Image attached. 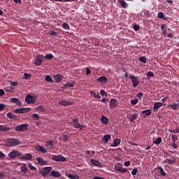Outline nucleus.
<instances>
[{
	"label": "nucleus",
	"mask_w": 179,
	"mask_h": 179,
	"mask_svg": "<svg viewBox=\"0 0 179 179\" xmlns=\"http://www.w3.org/2000/svg\"><path fill=\"white\" fill-rule=\"evenodd\" d=\"M121 143V140L120 138H115L113 142V145H111L112 148H117Z\"/></svg>",
	"instance_id": "25"
},
{
	"label": "nucleus",
	"mask_w": 179,
	"mask_h": 179,
	"mask_svg": "<svg viewBox=\"0 0 179 179\" xmlns=\"http://www.w3.org/2000/svg\"><path fill=\"white\" fill-rule=\"evenodd\" d=\"M172 143V148L173 149H178V144L176 143Z\"/></svg>",
	"instance_id": "54"
},
{
	"label": "nucleus",
	"mask_w": 179,
	"mask_h": 179,
	"mask_svg": "<svg viewBox=\"0 0 179 179\" xmlns=\"http://www.w3.org/2000/svg\"><path fill=\"white\" fill-rule=\"evenodd\" d=\"M36 160L40 166H45L47 164V161L44 160L42 157H38Z\"/></svg>",
	"instance_id": "13"
},
{
	"label": "nucleus",
	"mask_w": 179,
	"mask_h": 179,
	"mask_svg": "<svg viewBox=\"0 0 179 179\" xmlns=\"http://www.w3.org/2000/svg\"><path fill=\"white\" fill-rule=\"evenodd\" d=\"M157 169L159 171V174H162L164 177H166V174L164 170L162 168V166H159Z\"/></svg>",
	"instance_id": "34"
},
{
	"label": "nucleus",
	"mask_w": 179,
	"mask_h": 179,
	"mask_svg": "<svg viewBox=\"0 0 179 179\" xmlns=\"http://www.w3.org/2000/svg\"><path fill=\"white\" fill-rule=\"evenodd\" d=\"M133 29L135 31H138V30H140V27H139V25L138 24H135L134 27H133Z\"/></svg>",
	"instance_id": "51"
},
{
	"label": "nucleus",
	"mask_w": 179,
	"mask_h": 179,
	"mask_svg": "<svg viewBox=\"0 0 179 179\" xmlns=\"http://www.w3.org/2000/svg\"><path fill=\"white\" fill-rule=\"evenodd\" d=\"M75 81L68 82L64 85V87H65V89L67 87H73V86H75Z\"/></svg>",
	"instance_id": "20"
},
{
	"label": "nucleus",
	"mask_w": 179,
	"mask_h": 179,
	"mask_svg": "<svg viewBox=\"0 0 179 179\" xmlns=\"http://www.w3.org/2000/svg\"><path fill=\"white\" fill-rule=\"evenodd\" d=\"M118 2L120 5H121L122 8H124V9L126 8H128V4L127 3V2L124 1L123 0H119Z\"/></svg>",
	"instance_id": "27"
},
{
	"label": "nucleus",
	"mask_w": 179,
	"mask_h": 179,
	"mask_svg": "<svg viewBox=\"0 0 179 179\" xmlns=\"http://www.w3.org/2000/svg\"><path fill=\"white\" fill-rule=\"evenodd\" d=\"M5 109V105L3 103H0V111Z\"/></svg>",
	"instance_id": "59"
},
{
	"label": "nucleus",
	"mask_w": 179,
	"mask_h": 179,
	"mask_svg": "<svg viewBox=\"0 0 179 179\" xmlns=\"http://www.w3.org/2000/svg\"><path fill=\"white\" fill-rule=\"evenodd\" d=\"M91 163L92 164L96 166V167H103V165L101 164V162H100V161L92 159Z\"/></svg>",
	"instance_id": "16"
},
{
	"label": "nucleus",
	"mask_w": 179,
	"mask_h": 179,
	"mask_svg": "<svg viewBox=\"0 0 179 179\" xmlns=\"http://www.w3.org/2000/svg\"><path fill=\"white\" fill-rule=\"evenodd\" d=\"M45 80L46 82H50V83H52V82H54V80H52V78L50 76V75L45 76Z\"/></svg>",
	"instance_id": "37"
},
{
	"label": "nucleus",
	"mask_w": 179,
	"mask_h": 179,
	"mask_svg": "<svg viewBox=\"0 0 179 179\" xmlns=\"http://www.w3.org/2000/svg\"><path fill=\"white\" fill-rule=\"evenodd\" d=\"M8 131H10V127L0 124V132H8Z\"/></svg>",
	"instance_id": "17"
},
{
	"label": "nucleus",
	"mask_w": 179,
	"mask_h": 179,
	"mask_svg": "<svg viewBox=\"0 0 179 179\" xmlns=\"http://www.w3.org/2000/svg\"><path fill=\"white\" fill-rule=\"evenodd\" d=\"M44 58L45 59H52V58H54V55L50 53V54L45 55Z\"/></svg>",
	"instance_id": "40"
},
{
	"label": "nucleus",
	"mask_w": 179,
	"mask_h": 179,
	"mask_svg": "<svg viewBox=\"0 0 179 179\" xmlns=\"http://www.w3.org/2000/svg\"><path fill=\"white\" fill-rule=\"evenodd\" d=\"M136 118H138V114L135 113V114L132 115L131 117H130L131 122H134V121H135V120H136Z\"/></svg>",
	"instance_id": "42"
},
{
	"label": "nucleus",
	"mask_w": 179,
	"mask_h": 179,
	"mask_svg": "<svg viewBox=\"0 0 179 179\" xmlns=\"http://www.w3.org/2000/svg\"><path fill=\"white\" fill-rule=\"evenodd\" d=\"M21 143L20 140L17 138H8L6 145L8 148H13V146H17V145H20Z\"/></svg>",
	"instance_id": "1"
},
{
	"label": "nucleus",
	"mask_w": 179,
	"mask_h": 179,
	"mask_svg": "<svg viewBox=\"0 0 179 179\" xmlns=\"http://www.w3.org/2000/svg\"><path fill=\"white\" fill-rule=\"evenodd\" d=\"M162 106H163V103L155 102L153 106L154 111H157V110H159V108H160V107H162Z\"/></svg>",
	"instance_id": "14"
},
{
	"label": "nucleus",
	"mask_w": 179,
	"mask_h": 179,
	"mask_svg": "<svg viewBox=\"0 0 179 179\" xmlns=\"http://www.w3.org/2000/svg\"><path fill=\"white\" fill-rule=\"evenodd\" d=\"M129 78L131 80V82L133 83V87H136L137 86H139V78L137 76H134L132 75H129Z\"/></svg>",
	"instance_id": "5"
},
{
	"label": "nucleus",
	"mask_w": 179,
	"mask_h": 179,
	"mask_svg": "<svg viewBox=\"0 0 179 179\" xmlns=\"http://www.w3.org/2000/svg\"><path fill=\"white\" fill-rule=\"evenodd\" d=\"M90 94H91V96H93V97L94 98V99H96V96L97 95V94H96V92H94V91H90Z\"/></svg>",
	"instance_id": "58"
},
{
	"label": "nucleus",
	"mask_w": 179,
	"mask_h": 179,
	"mask_svg": "<svg viewBox=\"0 0 179 179\" xmlns=\"http://www.w3.org/2000/svg\"><path fill=\"white\" fill-rule=\"evenodd\" d=\"M50 36H57L58 34L56 31H50Z\"/></svg>",
	"instance_id": "63"
},
{
	"label": "nucleus",
	"mask_w": 179,
	"mask_h": 179,
	"mask_svg": "<svg viewBox=\"0 0 179 179\" xmlns=\"http://www.w3.org/2000/svg\"><path fill=\"white\" fill-rule=\"evenodd\" d=\"M142 114L144 115V117H148V115H150L152 114L151 110H145L142 112Z\"/></svg>",
	"instance_id": "31"
},
{
	"label": "nucleus",
	"mask_w": 179,
	"mask_h": 179,
	"mask_svg": "<svg viewBox=\"0 0 179 179\" xmlns=\"http://www.w3.org/2000/svg\"><path fill=\"white\" fill-rule=\"evenodd\" d=\"M31 110V109L30 108H20L18 109H15L14 110V113H15V114H24L25 113H29Z\"/></svg>",
	"instance_id": "7"
},
{
	"label": "nucleus",
	"mask_w": 179,
	"mask_h": 179,
	"mask_svg": "<svg viewBox=\"0 0 179 179\" xmlns=\"http://www.w3.org/2000/svg\"><path fill=\"white\" fill-rule=\"evenodd\" d=\"M64 141L65 142L69 141V136H68V135L65 134V135H64Z\"/></svg>",
	"instance_id": "60"
},
{
	"label": "nucleus",
	"mask_w": 179,
	"mask_h": 179,
	"mask_svg": "<svg viewBox=\"0 0 179 179\" xmlns=\"http://www.w3.org/2000/svg\"><path fill=\"white\" fill-rule=\"evenodd\" d=\"M100 94H101V96H102V97H104V96H107V93L106 92V91H104L103 90H101L100 91Z\"/></svg>",
	"instance_id": "53"
},
{
	"label": "nucleus",
	"mask_w": 179,
	"mask_h": 179,
	"mask_svg": "<svg viewBox=\"0 0 179 179\" xmlns=\"http://www.w3.org/2000/svg\"><path fill=\"white\" fill-rule=\"evenodd\" d=\"M51 170H52L51 166L44 167L41 171V174L42 177H45V176H48V173H50V171H51Z\"/></svg>",
	"instance_id": "10"
},
{
	"label": "nucleus",
	"mask_w": 179,
	"mask_h": 179,
	"mask_svg": "<svg viewBox=\"0 0 179 179\" xmlns=\"http://www.w3.org/2000/svg\"><path fill=\"white\" fill-rule=\"evenodd\" d=\"M122 168V166L121 165H117V166H115V170L116 171H121V169Z\"/></svg>",
	"instance_id": "48"
},
{
	"label": "nucleus",
	"mask_w": 179,
	"mask_h": 179,
	"mask_svg": "<svg viewBox=\"0 0 179 179\" xmlns=\"http://www.w3.org/2000/svg\"><path fill=\"white\" fill-rule=\"evenodd\" d=\"M138 99H134L131 101V103L133 106H135V105L138 104Z\"/></svg>",
	"instance_id": "50"
},
{
	"label": "nucleus",
	"mask_w": 179,
	"mask_h": 179,
	"mask_svg": "<svg viewBox=\"0 0 179 179\" xmlns=\"http://www.w3.org/2000/svg\"><path fill=\"white\" fill-rule=\"evenodd\" d=\"M146 77H147L148 80H150V78H155V73H153L152 71H149L147 73Z\"/></svg>",
	"instance_id": "28"
},
{
	"label": "nucleus",
	"mask_w": 179,
	"mask_h": 179,
	"mask_svg": "<svg viewBox=\"0 0 179 179\" xmlns=\"http://www.w3.org/2000/svg\"><path fill=\"white\" fill-rule=\"evenodd\" d=\"M138 61L143 62V64H146V57L145 56L141 57L138 58Z\"/></svg>",
	"instance_id": "43"
},
{
	"label": "nucleus",
	"mask_w": 179,
	"mask_h": 179,
	"mask_svg": "<svg viewBox=\"0 0 179 179\" xmlns=\"http://www.w3.org/2000/svg\"><path fill=\"white\" fill-rule=\"evenodd\" d=\"M171 139H172L171 143H176L177 142V141H178V136L176 134H172Z\"/></svg>",
	"instance_id": "32"
},
{
	"label": "nucleus",
	"mask_w": 179,
	"mask_h": 179,
	"mask_svg": "<svg viewBox=\"0 0 179 179\" xmlns=\"http://www.w3.org/2000/svg\"><path fill=\"white\" fill-rule=\"evenodd\" d=\"M101 121L102 123L104 124V125H107V124H108V118L104 117V116H102L101 117Z\"/></svg>",
	"instance_id": "29"
},
{
	"label": "nucleus",
	"mask_w": 179,
	"mask_h": 179,
	"mask_svg": "<svg viewBox=\"0 0 179 179\" xmlns=\"http://www.w3.org/2000/svg\"><path fill=\"white\" fill-rule=\"evenodd\" d=\"M36 149L38 152H41V153H47V150L41 145L36 147Z\"/></svg>",
	"instance_id": "22"
},
{
	"label": "nucleus",
	"mask_w": 179,
	"mask_h": 179,
	"mask_svg": "<svg viewBox=\"0 0 179 179\" xmlns=\"http://www.w3.org/2000/svg\"><path fill=\"white\" fill-rule=\"evenodd\" d=\"M93 179H104V178L99 177V176H95L93 178Z\"/></svg>",
	"instance_id": "64"
},
{
	"label": "nucleus",
	"mask_w": 179,
	"mask_h": 179,
	"mask_svg": "<svg viewBox=\"0 0 179 179\" xmlns=\"http://www.w3.org/2000/svg\"><path fill=\"white\" fill-rule=\"evenodd\" d=\"M169 108H172V110H177L179 108V103H172L168 105Z\"/></svg>",
	"instance_id": "18"
},
{
	"label": "nucleus",
	"mask_w": 179,
	"mask_h": 179,
	"mask_svg": "<svg viewBox=\"0 0 179 179\" xmlns=\"http://www.w3.org/2000/svg\"><path fill=\"white\" fill-rule=\"evenodd\" d=\"M21 159H23L24 160H31V159H33V156L31 154H25L21 157Z\"/></svg>",
	"instance_id": "19"
},
{
	"label": "nucleus",
	"mask_w": 179,
	"mask_h": 179,
	"mask_svg": "<svg viewBox=\"0 0 179 179\" xmlns=\"http://www.w3.org/2000/svg\"><path fill=\"white\" fill-rule=\"evenodd\" d=\"M110 139H111V136L110 134H106L103 136V143H108V141H110Z\"/></svg>",
	"instance_id": "23"
},
{
	"label": "nucleus",
	"mask_w": 179,
	"mask_h": 179,
	"mask_svg": "<svg viewBox=\"0 0 179 179\" xmlns=\"http://www.w3.org/2000/svg\"><path fill=\"white\" fill-rule=\"evenodd\" d=\"M10 102H11V103H15L17 104V106H18L19 107H20V106H22V102H21L20 100H19V99H17V98H11Z\"/></svg>",
	"instance_id": "15"
},
{
	"label": "nucleus",
	"mask_w": 179,
	"mask_h": 179,
	"mask_svg": "<svg viewBox=\"0 0 179 179\" xmlns=\"http://www.w3.org/2000/svg\"><path fill=\"white\" fill-rule=\"evenodd\" d=\"M64 78V76L61 74H56L53 76V79L55 81V83H59Z\"/></svg>",
	"instance_id": "12"
},
{
	"label": "nucleus",
	"mask_w": 179,
	"mask_h": 179,
	"mask_svg": "<svg viewBox=\"0 0 179 179\" xmlns=\"http://www.w3.org/2000/svg\"><path fill=\"white\" fill-rule=\"evenodd\" d=\"M29 128V124H22L21 125L17 126L15 129V131L18 132H22L23 131H26Z\"/></svg>",
	"instance_id": "9"
},
{
	"label": "nucleus",
	"mask_w": 179,
	"mask_h": 179,
	"mask_svg": "<svg viewBox=\"0 0 179 179\" xmlns=\"http://www.w3.org/2000/svg\"><path fill=\"white\" fill-rule=\"evenodd\" d=\"M5 157V154L2 152V151H0V159H3Z\"/></svg>",
	"instance_id": "62"
},
{
	"label": "nucleus",
	"mask_w": 179,
	"mask_h": 179,
	"mask_svg": "<svg viewBox=\"0 0 179 179\" xmlns=\"http://www.w3.org/2000/svg\"><path fill=\"white\" fill-rule=\"evenodd\" d=\"M52 160H53L54 162H66V158H65L62 155H57H57H52Z\"/></svg>",
	"instance_id": "8"
},
{
	"label": "nucleus",
	"mask_w": 179,
	"mask_h": 179,
	"mask_svg": "<svg viewBox=\"0 0 179 179\" xmlns=\"http://www.w3.org/2000/svg\"><path fill=\"white\" fill-rule=\"evenodd\" d=\"M45 146L46 148H53L54 142H52V141H47L45 142Z\"/></svg>",
	"instance_id": "26"
},
{
	"label": "nucleus",
	"mask_w": 179,
	"mask_h": 179,
	"mask_svg": "<svg viewBox=\"0 0 179 179\" xmlns=\"http://www.w3.org/2000/svg\"><path fill=\"white\" fill-rule=\"evenodd\" d=\"M110 108H115L118 106V101L115 99H111L109 103Z\"/></svg>",
	"instance_id": "11"
},
{
	"label": "nucleus",
	"mask_w": 179,
	"mask_h": 179,
	"mask_svg": "<svg viewBox=\"0 0 179 179\" xmlns=\"http://www.w3.org/2000/svg\"><path fill=\"white\" fill-rule=\"evenodd\" d=\"M158 17H159V19H162L163 17H164V14L162 12L159 13Z\"/></svg>",
	"instance_id": "57"
},
{
	"label": "nucleus",
	"mask_w": 179,
	"mask_h": 179,
	"mask_svg": "<svg viewBox=\"0 0 179 179\" xmlns=\"http://www.w3.org/2000/svg\"><path fill=\"white\" fill-rule=\"evenodd\" d=\"M162 142V138L158 137L155 141H153V143H155V145H160Z\"/></svg>",
	"instance_id": "41"
},
{
	"label": "nucleus",
	"mask_w": 179,
	"mask_h": 179,
	"mask_svg": "<svg viewBox=\"0 0 179 179\" xmlns=\"http://www.w3.org/2000/svg\"><path fill=\"white\" fill-rule=\"evenodd\" d=\"M96 80L97 82H100V83H107V77L102 76L100 78H99Z\"/></svg>",
	"instance_id": "21"
},
{
	"label": "nucleus",
	"mask_w": 179,
	"mask_h": 179,
	"mask_svg": "<svg viewBox=\"0 0 179 179\" xmlns=\"http://www.w3.org/2000/svg\"><path fill=\"white\" fill-rule=\"evenodd\" d=\"M44 62V55H38L36 57L34 64L36 66H40Z\"/></svg>",
	"instance_id": "2"
},
{
	"label": "nucleus",
	"mask_w": 179,
	"mask_h": 179,
	"mask_svg": "<svg viewBox=\"0 0 179 179\" xmlns=\"http://www.w3.org/2000/svg\"><path fill=\"white\" fill-rule=\"evenodd\" d=\"M128 171V170L127 169V168H121V169H120V173H127Z\"/></svg>",
	"instance_id": "55"
},
{
	"label": "nucleus",
	"mask_w": 179,
	"mask_h": 179,
	"mask_svg": "<svg viewBox=\"0 0 179 179\" xmlns=\"http://www.w3.org/2000/svg\"><path fill=\"white\" fill-rule=\"evenodd\" d=\"M168 131H169V132H171V134H179V129H173V130L169 129Z\"/></svg>",
	"instance_id": "47"
},
{
	"label": "nucleus",
	"mask_w": 179,
	"mask_h": 179,
	"mask_svg": "<svg viewBox=\"0 0 179 179\" xmlns=\"http://www.w3.org/2000/svg\"><path fill=\"white\" fill-rule=\"evenodd\" d=\"M68 177L69 178H71V179H79V176L78 175L69 174Z\"/></svg>",
	"instance_id": "39"
},
{
	"label": "nucleus",
	"mask_w": 179,
	"mask_h": 179,
	"mask_svg": "<svg viewBox=\"0 0 179 179\" xmlns=\"http://www.w3.org/2000/svg\"><path fill=\"white\" fill-rule=\"evenodd\" d=\"M24 79H30V78H31V74H29L27 73H25L24 74Z\"/></svg>",
	"instance_id": "49"
},
{
	"label": "nucleus",
	"mask_w": 179,
	"mask_h": 179,
	"mask_svg": "<svg viewBox=\"0 0 179 179\" xmlns=\"http://www.w3.org/2000/svg\"><path fill=\"white\" fill-rule=\"evenodd\" d=\"M21 171L22 173H24V174H26V173H27V167L26 166V165H23L22 166Z\"/></svg>",
	"instance_id": "45"
},
{
	"label": "nucleus",
	"mask_w": 179,
	"mask_h": 179,
	"mask_svg": "<svg viewBox=\"0 0 179 179\" xmlns=\"http://www.w3.org/2000/svg\"><path fill=\"white\" fill-rule=\"evenodd\" d=\"M6 117H8V118H10L11 120H16V115L10 112L7 113Z\"/></svg>",
	"instance_id": "30"
},
{
	"label": "nucleus",
	"mask_w": 179,
	"mask_h": 179,
	"mask_svg": "<svg viewBox=\"0 0 179 179\" xmlns=\"http://www.w3.org/2000/svg\"><path fill=\"white\" fill-rule=\"evenodd\" d=\"M28 166H29L30 170H33V171H36L37 170V169L34 166H33L31 164H29Z\"/></svg>",
	"instance_id": "52"
},
{
	"label": "nucleus",
	"mask_w": 179,
	"mask_h": 179,
	"mask_svg": "<svg viewBox=\"0 0 179 179\" xmlns=\"http://www.w3.org/2000/svg\"><path fill=\"white\" fill-rule=\"evenodd\" d=\"M8 156L10 159H13L22 156V153L17 150H13L8 155Z\"/></svg>",
	"instance_id": "6"
},
{
	"label": "nucleus",
	"mask_w": 179,
	"mask_h": 179,
	"mask_svg": "<svg viewBox=\"0 0 179 179\" xmlns=\"http://www.w3.org/2000/svg\"><path fill=\"white\" fill-rule=\"evenodd\" d=\"M137 173H138V169H134L131 171L132 176H136Z\"/></svg>",
	"instance_id": "56"
},
{
	"label": "nucleus",
	"mask_w": 179,
	"mask_h": 179,
	"mask_svg": "<svg viewBox=\"0 0 179 179\" xmlns=\"http://www.w3.org/2000/svg\"><path fill=\"white\" fill-rule=\"evenodd\" d=\"M62 28L64 29L65 30H69L71 29V27H69V24L66 22H64L62 24Z\"/></svg>",
	"instance_id": "38"
},
{
	"label": "nucleus",
	"mask_w": 179,
	"mask_h": 179,
	"mask_svg": "<svg viewBox=\"0 0 179 179\" xmlns=\"http://www.w3.org/2000/svg\"><path fill=\"white\" fill-rule=\"evenodd\" d=\"M72 124H73V128H78V129H80V131H82V129H83V128H85V125H82V124H79V119H78V118L73 119Z\"/></svg>",
	"instance_id": "4"
},
{
	"label": "nucleus",
	"mask_w": 179,
	"mask_h": 179,
	"mask_svg": "<svg viewBox=\"0 0 179 179\" xmlns=\"http://www.w3.org/2000/svg\"><path fill=\"white\" fill-rule=\"evenodd\" d=\"M137 97H138V99H141V97H143V93L139 92V93L137 94Z\"/></svg>",
	"instance_id": "61"
},
{
	"label": "nucleus",
	"mask_w": 179,
	"mask_h": 179,
	"mask_svg": "<svg viewBox=\"0 0 179 179\" xmlns=\"http://www.w3.org/2000/svg\"><path fill=\"white\" fill-rule=\"evenodd\" d=\"M36 99H37V96L27 94L25 96V101L27 104H34L36 103Z\"/></svg>",
	"instance_id": "3"
},
{
	"label": "nucleus",
	"mask_w": 179,
	"mask_h": 179,
	"mask_svg": "<svg viewBox=\"0 0 179 179\" xmlns=\"http://www.w3.org/2000/svg\"><path fill=\"white\" fill-rule=\"evenodd\" d=\"M32 118L35 120V121H38V119L40 118V116H38V114L34 113L32 115Z\"/></svg>",
	"instance_id": "46"
},
{
	"label": "nucleus",
	"mask_w": 179,
	"mask_h": 179,
	"mask_svg": "<svg viewBox=\"0 0 179 179\" xmlns=\"http://www.w3.org/2000/svg\"><path fill=\"white\" fill-rule=\"evenodd\" d=\"M166 160H167L169 164H173L176 163V158H174V157H173L172 159L167 158Z\"/></svg>",
	"instance_id": "35"
},
{
	"label": "nucleus",
	"mask_w": 179,
	"mask_h": 179,
	"mask_svg": "<svg viewBox=\"0 0 179 179\" xmlns=\"http://www.w3.org/2000/svg\"><path fill=\"white\" fill-rule=\"evenodd\" d=\"M51 175L57 178L61 177V173L58 171H52Z\"/></svg>",
	"instance_id": "24"
},
{
	"label": "nucleus",
	"mask_w": 179,
	"mask_h": 179,
	"mask_svg": "<svg viewBox=\"0 0 179 179\" xmlns=\"http://www.w3.org/2000/svg\"><path fill=\"white\" fill-rule=\"evenodd\" d=\"M36 110H37V111H41V113H45V108L41 106L36 107Z\"/></svg>",
	"instance_id": "36"
},
{
	"label": "nucleus",
	"mask_w": 179,
	"mask_h": 179,
	"mask_svg": "<svg viewBox=\"0 0 179 179\" xmlns=\"http://www.w3.org/2000/svg\"><path fill=\"white\" fill-rule=\"evenodd\" d=\"M161 29L162 30V34H166L167 31L166 30H167V27L166 25H162Z\"/></svg>",
	"instance_id": "44"
},
{
	"label": "nucleus",
	"mask_w": 179,
	"mask_h": 179,
	"mask_svg": "<svg viewBox=\"0 0 179 179\" xmlns=\"http://www.w3.org/2000/svg\"><path fill=\"white\" fill-rule=\"evenodd\" d=\"M59 104H61L62 106H70L71 105V102H68L66 101H59Z\"/></svg>",
	"instance_id": "33"
}]
</instances>
